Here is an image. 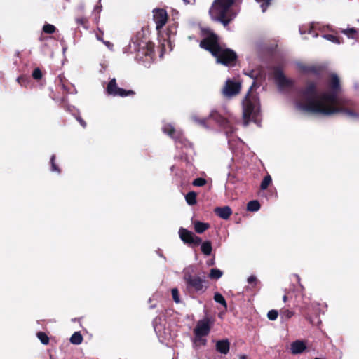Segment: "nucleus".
<instances>
[{
    "mask_svg": "<svg viewBox=\"0 0 359 359\" xmlns=\"http://www.w3.org/2000/svg\"><path fill=\"white\" fill-rule=\"evenodd\" d=\"M234 0H215L209 9L212 20L221 22L224 27L236 18Z\"/></svg>",
    "mask_w": 359,
    "mask_h": 359,
    "instance_id": "obj_3",
    "label": "nucleus"
},
{
    "mask_svg": "<svg viewBox=\"0 0 359 359\" xmlns=\"http://www.w3.org/2000/svg\"><path fill=\"white\" fill-rule=\"evenodd\" d=\"M206 183L207 181L205 179L198 177L193 181L192 184L195 187H203L206 184Z\"/></svg>",
    "mask_w": 359,
    "mask_h": 359,
    "instance_id": "obj_38",
    "label": "nucleus"
},
{
    "mask_svg": "<svg viewBox=\"0 0 359 359\" xmlns=\"http://www.w3.org/2000/svg\"><path fill=\"white\" fill-rule=\"evenodd\" d=\"M259 113V103L256 95H251L250 92L243 101V124L247 126L250 121L256 120Z\"/></svg>",
    "mask_w": 359,
    "mask_h": 359,
    "instance_id": "obj_4",
    "label": "nucleus"
},
{
    "mask_svg": "<svg viewBox=\"0 0 359 359\" xmlns=\"http://www.w3.org/2000/svg\"><path fill=\"white\" fill-rule=\"evenodd\" d=\"M283 302H287V296H286V295H284V296H283Z\"/></svg>",
    "mask_w": 359,
    "mask_h": 359,
    "instance_id": "obj_50",
    "label": "nucleus"
},
{
    "mask_svg": "<svg viewBox=\"0 0 359 359\" xmlns=\"http://www.w3.org/2000/svg\"><path fill=\"white\" fill-rule=\"evenodd\" d=\"M208 265H213L214 264V261H211L210 262L208 263Z\"/></svg>",
    "mask_w": 359,
    "mask_h": 359,
    "instance_id": "obj_53",
    "label": "nucleus"
},
{
    "mask_svg": "<svg viewBox=\"0 0 359 359\" xmlns=\"http://www.w3.org/2000/svg\"><path fill=\"white\" fill-rule=\"evenodd\" d=\"M223 275V272L218 269H212L209 273V278L210 279L218 280Z\"/></svg>",
    "mask_w": 359,
    "mask_h": 359,
    "instance_id": "obj_25",
    "label": "nucleus"
},
{
    "mask_svg": "<svg viewBox=\"0 0 359 359\" xmlns=\"http://www.w3.org/2000/svg\"><path fill=\"white\" fill-rule=\"evenodd\" d=\"M214 300L222 304L225 309L227 308V304L224 297L219 292H216L214 295Z\"/></svg>",
    "mask_w": 359,
    "mask_h": 359,
    "instance_id": "obj_28",
    "label": "nucleus"
},
{
    "mask_svg": "<svg viewBox=\"0 0 359 359\" xmlns=\"http://www.w3.org/2000/svg\"><path fill=\"white\" fill-rule=\"evenodd\" d=\"M317 36H318V34H313V37H316Z\"/></svg>",
    "mask_w": 359,
    "mask_h": 359,
    "instance_id": "obj_55",
    "label": "nucleus"
},
{
    "mask_svg": "<svg viewBox=\"0 0 359 359\" xmlns=\"http://www.w3.org/2000/svg\"><path fill=\"white\" fill-rule=\"evenodd\" d=\"M162 130L164 133L168 134L170 137H172L176 142L177 145L180 144L186 148L191 147V143L183 137L182 130L175 128L172 124H164L162 128Z\"/></svg>",
    "mask_w": 359,
    "mask_h": 359,
    "instance_id": "obj_6",
    "label": "nucleus"
},
{
    "mask_svg": "<svg viewBox=\"0 0 359 359\" xmlns=\"http://www.w3.org/2000/svg\"><path fill=\"white\" fill-rule=\"evenodd\" d=\"M321 324V320H318L316 324V326H320V325Z\"/></svg>",
    "mask_w": 359,
    "mask_h": 359,
    "instance_id": "obj_51",
    "label": "nucleus"
},
{
    "mask_svg": "<svg viewBox=\"0 0 359 359\" xmlns=\"http://www.w3.org/2000/svg\"><path fill=\"white\" fill-rule=\"evenodd\" d=\"M107 93L109 95H112L114 97L120 96V97H126L129 95L133 94V92L131 90H126L121 88H119L117 86L116 80L115 78L111 79L107 86Z\"/></svg>",
    "mask_w": 359,
    "mask_h": 359,
    "instance_id": "obj_13",
    "label": "nucleus"
},
{
    "mask_svg": "<svg viewBox=\"0 0 359 359\" xmlns=\"http://www.w3.org/2000/svg\"><path fill=\"white\" fill-rule=\"evenodd\" d=\"M191 119L196 123H197L204 128H208V126L206 125V118L200 119L197 117L196 115H191Z\"/></svg>",
    "mask_w": 359,
    "mask_h": 359,
    "instance_id": "obj_31",
    "label": "nucleus"
},
{
    "mask_svg": "<svg viewBox=\"0 0 359 359\" xmlns=\"http://www.w3.org/2000/svg\"><path fill=\"white\" fill-rule=\"evenodd\" d=\"M241 83L238 79H227L222 88V93L226 97H232L240 93Z\"/></svg>",
    "mask_w": 359,
    "mask_h": 359,
    "instance_id": "obj_9",
    "label": "nucleus"
},
{
    "mask_svg": "<svg viewBox=\"0 0 359 359\" xmlns=\"http://www.w3.org/2000/svg\"><path fill=\"white\" fill-rule=\"evenodd\" d=\"M55 156L53 155L50 158L51 171L55 172L57 173H60V170L59 167L56 165V163L55 162Z\"/></svg>",
    "mask_w": 359,
    "mask_h": 359,
    "instance_id": "obj_37",
    "label": "nucleus"
},
{
    "mask_svg": "<svg viewBox=\"0 0 359 359\" xmlns=\"http://www.w3.org/2000/svg\"><path fill=\"white\" fill-rule=\"evenodd\" d=\"M306 349V344L303 340H296L290 344V352L293 355L302 353Z\"/></svg>",
    "mask_w": 359,
    "mask_h": 359,
    "instance_id": "obj_16",
    "label": "nucleus"
},
{
    "mask_svg": "<svg viewBox=\"0 0 359 359\" xmlns=\"http://www.w3.org/2000/svg\"><path fill=\"white\" fill-rule=\"evenodd\" d=\"M101 11V6H96L94 8L93 12H97L98 13Z\"/></svg>",
    "mask_w": 359,
    "mask_h": 359,
    "instance_id": "obj_46",
    "label": "nucleus"
},
{
    "mask_svg": "<svg viewBox=\"0 0 359 359\" xmlns=\"http://www.w3.org/2000/svg\"><path fill=\"white\" fill-rule=\"evenodd\" d=\"M323 37L334 43H336V44H339L341 43L339 39L334 35L325 34L323 36Z\"/></svg>",
    "mask_w": 359,
    "mask_h": 359,
    "instance_id": "obj_36",
    "label": "nucleus"
},
{
    "mask_svg": "<svg viewBox=\"0 0 359 359\" xmlns=\"http://www.w3.org/2000/svg\"><path fill=\"white\" fill-rule=\"evenodd\" d=\"M194 230L198 233H203L208 229L210 228V224L208 223L201 222L199 221H195L193 222Z\"/></svg>",
    "mask_w": 359,
    "mask_h": 359,
    "instance_id": "obj_19",
    "label": "nucleus"
},
{
    "mask_svg": "<svg viewBox=\"0 0 359 359\" xmlns=\"http://www.w3.org/2000/svg\"><path fill=\"white\" fill-rule=\"evenodd\" d=\"M59 79H60V82H61V86H62V88L64 90H65V89H66V88H65V84L62 83V78L60 77V76H59Z\"/></svg>",
    "mask_w": 359,
    "mask_h": 359,
    "instance_id": "obj_49",
    "label": "nucleus"
},
{
    "mask_svg": "<svg viewBox=\"0 0 359 359\" xmlns=\"http://www.w3.org/2000/svg\"><path fill=\"white\" fill-rule=\"evenodd\" d=\"M306 318L310 321L311 323L314 324L313 320H311V318L310 317H306Z\"/></svg>",
    "mask_w": 359,
    "mask_h": 359,
    "instance_id": "obj_52",
    "label": "nucleus"
},
{
    "mask_svg": "<svg viewBox=\"0 0 359 359\" xmlns=\"http://www.w3.org/2000/svg\"><path fill=\"white\" fill-rule=\"evenodd\" d=\"M37 337L41 341V342L44 345L48 344L49 342V338L44 332H38Z\"/></svg>",
    "mask_w": 359,
    "mask_h": 359,
    "instance_id": "obj_33",
    "label": "nucleus"
},
{
    "mask_svg": "<svg viewBox=\"0 0 359 359\" xmlns=\"http://www.w3.org/2000/svg\"><path fill=\"white\" fill-rule=\"evenodd\" d=\"M55 27L50 24H46L43 27V31L47 34H53L55 32Z\"/></svg>",
    "mask_w": 359,
    "mask_h": 359,
    "instance_id": "obj_35",
    "label": "nucleus"
},
{
    "mask_svg": "<svg viewBox=\"0 0 359 359\" xmlns=\"http://www.w3.org/2000/svg\"><path fill=\"white\" fill-rule=\"evenodd\" d=\"M76 119L83 128L86 126V123L81 117L78 116Z\"/></svg>",
    "mask_w": 359,
    "mask_h": 359,
    "instance_id": "obj_45",
    "label": "nucleus"
},
{
    "mask_svg": "<svg viewBox=\"0 0 359 359\" xmlns=\"http://www.w3.org/2000/svg\"><path fill=\"white\" fill-rule=\"evenodd\" d=\"M215 212L217 216L224 219H227L232 214L231 209L229 206L216 208Z\"/></svg>",
    "mask_w": 359,
    "mask_h": 359,
    "instance_id": "obj_17",
    "label": "nucleus"
},
{
    "mask_svg": "<svg viewBox=\"0 0 359 359\" xmlns=\"http://www.w3.org/2000/svg\"><path fill=\"white\" fill-rule=\"evenodd\" d=\"M294 316V312L289 309H283L280 311V318L283 320H287Z\"/></svg>",
    "mask_w": 359,
    "mask_h": 359,
    "instance_id": "obj_29",
    "label": "nucleus"
},
{
    "mask_svg": "<svg viewBox=\"0 0 359 359\" xmlns=\"http://www.w3.org/2000/svg\"><path fill=\"white\" fill-rule=\"evenodd\" d=\"M76 22L77 24L81 25L84 27L87 28L86 24L88 20L85 18H76Z\"/></svg>",
    "mask_w": 359,
    "mask_h": 359,
    "instance_id": "obj_43",
    "label": "nucleus"
},
{
    "mask_svg": "<svg viewBox=\"0 0 359 359\" xmlns=\"http://www.w3.org/2000/svg\"><path fill=\"white\" fill-rule=\"evenodd\" d=\"M32 76L34 79L36 80L41 79L42 73L41 70L39 68H36L32 73Z\"/></svg>",
    "mask_w": 359,
    "mask_h": 359,
    "instance_id": "obj_41",
    "label": "nucleus"
},
{
    "mask_svg": "<svg viewBox=\"0 0 359 359\" xmlns=\"http://www.w3.org/2000/svg\"><path fill=\"white\" fill-rule=\"evenodd\" d=\"M340 90L339 77L337 74H332L326 90L321 91L318 83H308L295 101V106L303 112L323 116L342 112L349 118H358V112L343 107L344 102L338 96Z\"/></svg>",
    "mask_w": 359,
    "mask_h": 359,
    "instance_id": "obj_1",
    "label": "nucleus"
},
{
    "mask_svg": "<svg viewBox=\"0 0 359 359\" xmlns=\"http://www.w3.org/2000/svg\"><path fill=\"white\" fill-rule=\"evenodd\" d=\"M229 348L230 344L227 339L219 340L216 343V350L222 354H227Z\"/></svg>",
    "mask_w": 359,
    "mask_h": 359,
    "instance_id": "obj_18",
    "label": "nucleus"
},
{
    "mask_svg": "<svg viewBox=\"0 0 359 359\" xmlns=\"http://www.w3.org/2000/svg\"><path fill=\"white\" fill-rule=\"evenodd\" d=\"M317 24L315 22L311 23L309 26H300L299 27V33L300 34H304L308 32L309 34H312V30L316 27Z\"/></svg>",
    "mask_w": 359,
    "mask_h": 359,
    "instance_id": "obj_24",
    "label": "nucleus"
},
{
    "mask_svg": "<svg viewBox=\"0 0 359 359\" xmlns=\"http://www.w3.org/2000/svg\"><path fill=\"white\" fill-rule=\"evenodd\" d=\"M185 200L188 205H194L196 204V193L194 191H189L185 196Z\"/></svg>",
    "mask_w": 359,
    "mask_h": 359,
    "instance_id": "obj_21",
    "label": "nucleus"
},
{
    "mask_svg": "<svg viewBox=\"0 0 359 359\" xmlns=\"http://www.w3.org/2000/svg\"><path fill=\"white\" fill-rule=\"evenodd\" d=\"M212 322L210 319L206 318L199 320L194 330L195 335L207 336L210 331Z\"/></svg>",
    "mask_w": 359,
    "mask_h": 359,
    "instance_id": "obj_14",
    "label": "nucleus"
},
{
    "mask_svg": "<svg viewBox=\"0 0 359 359\" xmlns=\"http://www.w3.org/2000/svg\"><path fill=\"white\" fill-rule=\"evenodd\" d=\"M341 32L346 35L348 38L353 39L357 31L355 28H349L346 29H342Z\"/></svg>",
    "mask_w": 359,
    "mask_h": 359,
    "instance_id": "obj_32",
    "label": "nucleus"
},
{
    "mask_svg": "<svg viewBox=\"0 0 359 359\" xmlns=\"http://www.w3.org/2000/svg\"><path fill=\"white\" fill-rule=\"evenodd\" d=\"M301 69L304 72V73H311V74H313L315 75H318L320 71V68H318L315 66H302L301 67Z\"/></svg>",
    "mask_w": 359,
    "mask_h": 359,
    "instance_id": "obj_23",
    "label": "nucleus"
},
{
    "mask_svg": "<svg viewBox=\"0 0 359 359\" xmlns=\"http://www.w3.org/2000/svg\"><path fill=\"white\" fill-rule=\"evenodd\" d=\"M130 49L131 51L137 52L139 57L143 55L151 57L153 53L152 44L138 39H133L130 43Z\"/></svg>",
    "mask_w": 359,
    "mask_h": 359,
    "instance_id": "obj_7",
    "label": "nucleus"
},
{
    "mask_svg": "<svg viewBox=\"0 0 359 359\" xmlns=\"http://www.w3.org/2000/svg\"><path fill=\"white\" fill-rule=\"evenodd\" d=\"M154 20L156 25V29H161L167 22V12L163 8H156L153 11Z\"/></svg>",
    "mask_w": 359,
    "mask_h": 359,
    "instance_id": "obj_15",
    "label": "nucleus"
},
{
    "mask_svg": "<svg viewBox=\"0 0 359 359\" xmlns=\"http://www.w3.org/2000/svg\"><path fill=\"white\" fill-rule=\"evenodd\" d=\"M260 208V204L257 201H251L247 205V209L251 212H255Z\"/></svg>",
    "mask_w": 359,
    "mask_h": 359,
    "instance_id": "obj_26",
    "label": "nucleus"
},
{
    "mask_svg": "<svg viewBox=\"0 0 359 359\" xmlns=\"http://www.w3.org/2000/svg\"><path fill=\"white\" fill-rule=\"evenodd\" d=\"M20 80H21V78H20V77H18V78L17 79V81H18L19 83H20Z\"/></svg>",
    "mask_w": 359,
    "mask_h": 359,
    "instance_id": "obj_54",
    "label": "nucleus"
},
{
    "mask_svg": "<svg viewBox=\"0 0 359 359\" xmlns=\"http://www.w3.org/2000/svg\"><path fill=\"white\" fill-rule=\"evenodd\" d=\"M179 236L181 240L186 244L198 246L201 243V238L196 236L193 232L181 227L179 230Z\"/></svg>",
    "mask_w": 359,
    "mask_h": 359,
    "instance_id": "obj_11",
    "label": "nucleus"
},
{
    "mask_svg": "<svg viewBox=\"0 0 359 359\" xmlns=\"http://www.w3.org/2000/svg\"><path fill=\"white\" fill-rule=\"evenodd\" d=\"M256 1L260 4L262 12H265L268 6L271 4V0H256Z\"/></svg>",
    "mask_w": 359,
    "mask_h": 359,
    "instance_id": "obj_34",
    "label": "nucleus"
},
{
    "mask_svg": "<svg viewBox=\"0 0 359 359\" xmlns=\"http://www.w3.org/2000/svg\"><path fill=\"white\" fill-rule=\"evenodd\" d=\"M208 118L212 119L220 127H222L224 129L227 137H229L230 135L234 133L235 128L231 123L232 120L224 118L220 114H219L217 111H212L208 116Z\"/></svg>",
    "mask_w": 359,
    "mask_h": 359,
    "instance_id": "obj_8",
    "label": "nucleus"
},
{
    "mask_svg": "<svg viewBox=\"0 0 359 359\" xmlns=\"http://www.w3.org/2000/svg\"><path fill=\"white\" fill-rule=\"evenodd\" d=\"M154 328L161 341H168L172 338L171 332L169 329L165 327L161 318H156L154 320Z\"/></svg>",
    "mask_w": 359,
    "mask_h": 359,
    "instance_id": "obj_10",
    "label": "nucleus"
},
{
    "mask_svg": "<svg viewBox=\"0 0 359 359\" xmlns=\"http://www.w3.org/2000/svg\"><path fill=\"white\" fill-rule=\"evenodd\" d=\"M274 79L281 91L287 90L293 86V81L285 77L279 69L274 70Z\"/></svg>",
    "mask_w": 359,
    "mask_h": 359,
    "instance_id": "obj_12",
    "label": "nucleus"
},
{
    "mask_svg": "<svg viewBox=\"0 0 359 359\" xmlns=\"http://www.w3.org/2000/svg\"><path fill=\"white\" fill-rule=\"evenodd\" d=\"M172 296L173 300L176 303H179L180 302V297H179V292L177 288H173L172 290Z\"/></svg>",
    "mask_w": 359,
    "mask_h": 359,
    "instance_id": "obj_40",
    "label": "nucleus"
},
{
    "mask_svg": "<svg viewBox=\"0 0 359 359\" xmlns=\"http://www.w3.org/2000/svg\"><path fill=\"white\" fill-rule=\"evenodd\" d=\"M239 359H248V356L245 354H242L239 355Z\"/></svg>",
    "mask_w": 359,
    "mask_h": 359,
    "instance_id": "obj_48",
    "label": "nucleus"
},
{
    "mask_svg": "<svg viewBox=\"0 0 359 359\" xmlns=\"http://www.w3.org/2000/svg\"><path fill=\"white\" fill-rule=\"evenodd\" d=\"M201 252L205 255L209 256L211 255L212 251V243L210 241H205L201 243Z\"/></svg>",
    "mask_w": 359,
    "mask_h": 359,
    "instance_id": "obj_20",
    "label": "nucleus"
},
{
    "mask_svg": "<svg viewBox=\"0 0 359 359\" xmlns=\"http://www.w3.org/2000/svg\"><path fill=\"white\" fill-rule=\"evenodd\" d=\"M193 341H194V346H205L207 344L206 339L204 338V336H201V335H195V338Z\"/></svg>",
    "mask_w": 359,
    "mask_h": 359,
    "instance_id": "obj_27",
    "label": "nucleus"
},
{
    "mask_svg": "<svg viewBox=\"0 0 359 359\" xmlns=\"http://www.w3.org/2000/svg\"><path fill=\"white\" fill-rule=\"evenodd\" d=\"M183 1L185 2V4L188 3L187 0H183Z\"/></svg>",
    "mask_w": 359,
    "mask_h": 359,
    "instance_id": "obj_56",
    "label": "nucleus"
},
{
    "mask_svg": "<svg viewBox=\"0 0 359 359\" xmlns=\"http://www.w3.org/2000/svg\"><path fill=\"white\" fill-rule=\"evenodd\" d=\"M195 266L189 265L183 270L184 280L189 287L193 288L196 292L205 291L207 288L205 284V276L204 273L201 275L194 276Z\"/></svg>",
    "mask_w": 359,
    "mask_h": 359,
    "instance_id": "obj_5",
    "label": "nucleus"
},
{
    "mask_svg": "<svg viewBox=\"0 0 359 359\" xmlns=\"http://www.w3.org/2000/svg\"><path fill=\"white\" fill-rule=\"evenodd\" d=\"M70 342L75 345H79L83 341V337L79 332H75L70 337Z\"/></svg>",
    "mask_w": 359,
    "mask_h": 359,
    "instance_id": "obj_22",
    "label": "nucleus"
},
{
    "mask_svg": "<svg viewBox=\"0 0 359 359\" xmlns=\"http://www.w3.org/2000/svg\"><path fill=\"white\" fill-rule=\"evenodd\" d=\"M96 39H97L98 41H102V42L104 41V39H103V38L102 37V36H100V35H99V34H96Z\"/></svg>",
    "mask_w": 359,
    "mask_h": 359,
    "instance_id": "obj_47",
    "label": "nucleus"
},
{
    "mask_svg": "<svg viewBox=\"0 0 359 359\" xmlns=\"http://www.w3.org/2000/svg\"><path fill=\"white\" fill-rule=\"evenodd\" d=\"M271 181H272V180L269 175H267L266 176H265L261 183V185H260L261 189H262V190L266 189L267 187H269V185L271 183Z\"/></svg>",
    "mask_w": 359,
    "mask_h": 359,
    "instance_id": "obj_30",
    "label": "nucleus"
},
{
    "mask_svg": "<svg viewBox=\"0 0 359 359\" xmlns=\"http://www.w3.org/2000/svg\"><path fill=\"white\" fill-rule=\"evenodd\" d=\"M200 46L210 51L216 58L218 63L225 65H233L235 62L236 55V53L230 49L225 48L220 46L217 41V37L215 34H212L203 40Z\"/></svg>",
    "mask_w": 359,
    "mask_h": 359,
    "instance_id": "obj_2",
    "label": "nucleus"
},
{
    "mask_svg": "<svg viewBox=\"0 0 359 359\" xmlns=\"http://www.w3.org/2000/svg\"><path fill=\"white\" fill-rule=\"evenodd\" d=\"M102 43L110 50H113V44L109 42V41H103Z\"/></svg>",
    "mask_w": 359,
    "mask_h": 359,
    "instance_id": "obj_44",
    "label": "nucleus"
},
{
    "mask_svg": "<svg viewBox=\"0 0 359 359\" xmlns=\"http://www.w3.org/2000/svg\"><path fill=\"white\" fill-rule=\"evenodd\" d=\"M278 316V313L276 310H271L267 313V317L271 320H275Z\"/></svg>",
    "mask_w": 359,
    "mask_h": 359,
    "instance_id": "obj_39",
    "label": "nucleus"
},
{
    "mask_svg": "<svg viewBox=\"0 0 359 359\" xmlns=\"http://www.w3.org/2000/svg\"><path fill=\"white\" fill-rule=\"evenodd\" d=\"M257 282L258 280L255 276L252 275L248 278V283L250 285H252V287H255L257 285Z\"/></svg>",
    "mask_w": 359,
    "mask_h": 359,
    "instance_id": "obj_42",
    "label": "nucleus"
}]
</instances>
